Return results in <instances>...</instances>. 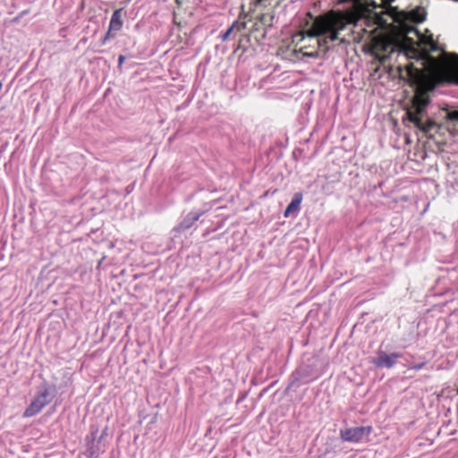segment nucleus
I'll use <instances>...</instances> for the list:
<instances>
[{"label":"nucleus","instance_id":"nucleus-1","mask_svg":"<svg viewBox=\"0 0 458 458\" xmlns=\"http://www.w3.org/2000/svg\"><path fill=\"white\" fill-rule=\"evenodd\" d=\"M421 63L423 64L422 69L409 66L401 70L400 76L403 79H407L415 86L416 93L412 100V106L406 112L409 121L428 137H432L439 126L427 114L426 107L429 98L425 91L433 89L436 83L444 80L458 82V60L437 61L427 57Z\"/></svg>","mask_w":458,"mask_h":458},{"label":"nucleus","instance_id":"nucleus-2","mask_svg":"<svg viewBox=\"0 0 458 458\" xmlns=\"http://www.w3.org/2000/svg\"><path fill=\"white\" fill-rule=\"evenodd\" d=\"M369 52L374 56V61L372 64L375 63L378 64L376 68H374L372 75H376V73L378 72L380 66H384L386 69H391V66L387 65V61L391 60L394 55H400L403 54L405 58L415 59V63H411L404 67L398 66V75H400L401 70L406 69L409 66H414L417 69H422L423 64L421 62L424 61V58L427 57H431L437 61L458 60V55H449L445 52H443L438 58H436L431 56L428 53L420 52L413 47L404 49L400 42L389 37L375 38L371 42ZM388 72H391V70H388ZM399 77L401 78V76ZM401 79L403 80V78ZM403 81H408L412 86V84L407 79H403ZM413 87L415 88L414 85Z\"/></svg>","mask_w":458,"mask_h":458},{"label":"nucleus","instance_id":"nucleus-3","mask_svg":"<svg viewBox=\"0 0 458 458\" xmlns=\"http://www.w3.org/2000/svg\"><path fill=\"white\" fill-rule=\"evenodd\" d=\"M378 8L381 9L380 12L373 10L366 15L357 13L358 20L371 18L379 27L393 26L401 34L408 36L411 33L418 34L417 30L412 25L408 24V21L419 23L426 19V11L423 7H417L407 13L400 9L396 2L387 6H377Z\"/></svg>","mask_w":458,"mask_h":458},{"label":"nucleus","instance_id":"nucleus-4","mask_svg":"<svg viewBox=\"0 0 458 458\" xmlns=\"http://www.w3.org/2000/svg\"><path fill=\"white\" fill-rule=\"evenodd\" d=\"M345 25L346 21L344 14H332L328 17L316 19L306 34L310 38H318V44L320 47H327V43L336 40L339 31L343 30Z\"/></svg>","mask_w":458,"mask_h":458},{"label":"nucleus","instance_id":"nucleus-5","mask_svg":"<svg viewBox=\"0 0 458 458\" xmlns=\"http://www.w3.org/2000/svg\"><path fill=\"white\" fill-rule=\"evenodd\" d=\"M98 431V428L92 427L90 435L86 437L85 455L89 458H98L106 451V445L97 439Z\"/></svg>","mask_w":458,"mask_h":458},{"label":"nucleus","instance_id":"nucleus-6","mask_svg":"<svg viewBox=\"0 0 458 458\" xmlns=\"http://www.w3.org/2000/svg\"><path fill=\"white\" fill-rule=\"evenodd\" d=\"M371 432L370 427H356L340 431V436L343 440L347 442H359L365 437L369 436Z\"/></svg>","mask_w":458,"mask_h":458},{"label":"nucleus","instance_id":"nucleus-7","mask_svg":"<svg viewBox=\"0 0 458 458\" xmlns=\"http://www.w3.org/2000/svg\"><path fill=\"white\" fill-rule=\"evenodd\" d=\"M48 403V392L45 391L39 394L25 410L24 417H32L38 414Z\"/></svg>","mask_w":458,"mask_h":458},{"label":"nucleus","instance_id":"nucleus-8","mask_svg":"<svg viewBox=\"0 0 458 458\" xmlns=\"http://www.w3.org/2000/svg\"><path fill=\"white\" fill-rule=\"evenodd\" d=\"M401 354L397 352H393L391 354H387L384 352H379L377 359L374 361L377 367H384L390 369L394 366L397 360L401 358Z\"/></svg>","mask_w":458,"mask_h":458},{"label":"nucleus","instance_id":"nucleus-9","mask_svg":"<svg viewBox=\"0 0 458 458\" xmlns=\"http://www.w3.org/2000/svg\"><path fill=\"white\" fill-rule=\"evenodd\" d=\"M205 210L200 212H191L189 213L182 221L175 227L178 232L187 230L203 215Z\"/></svg>","mask_w":458,"mask_h":458},{"label":"nucleus","instance_id":"nucleus-10","mask_svg":"<svg viewBox=\"0 0 458 458\" xmlns=\"http://www.w3.org/2000/svg\"><path fill=\"white\" fill-rule=\"evenodd\" d=\"M302 200V195L301 193H295L293 199L289 203L284 210V216L288 217L292 213L298 211Z\"/></svg>","mask_w":458,"mask_h":458},{"label":"nucleus","instance_id":"nucleus-11","mask_svg":"<svg viewBox=\"0 0 458 458\" xmlns=\"http://www.w3.org/2000/svg\"><path fill=\"white\" fill-rule=\"evenodd\" d=\"M123 26V19H122V10H115L111 17L109 23V32L111 30H120Z\"/></svg>","mask_w":458,"mask_h":458},{"label":"nucleus","instance_id":"nucleus-12","mask_svg":"<svg viewBox=\"0 0 458 458\" xmlns=\"http://www.w3.org/2000/svg\"><path fill=\"white\" fill-rule=\"evenodd\" d=\"M445 118L448 123H458V110L447 112Z\"/></svg>","mask_w":458,"mask_h":458},{"label":"nucleus","instance_id":"nucleus-13","mask_svg":"<svg viewBox=\"0 0 458 458\" xmlns=\"http://www.w3.org/2000/svg\"><path fill=\"white\" fill-rule=\"evenodd\" d=\"M273 19H274L273 15L267 13V14H262L259 18V21L262 24H264L266 26H271Z\"/></svg>","mask_w":458,"mask_h":458},{"label":"nucleus","instance_id":"nucleus-14","mask_svg":"<svg viewBox=\"0 0 458 458\" xmlns=\"http://www.w3.org/2000/svg\"><path fill=\"white\" fill-rule=\"evenodd\" d=\"M233 30V25H232L222 36H221V38L223 41H225L228 39L230 34L232 33Z\"/></svg>","mask_w":458,"mask_h":458},{"label":"nucleus","instance_id":"nucleus-15","mask_svg":"<svg viewBox=\"0 0 458 458\" xmlns=\"http://www.w3.org/2000/svg\"><path fill=\"white\" fill-rule=\"evenodd\" d=\"M424 365H425V362L417 363V364L413 365L411 367V369L414 370H420L424 367Z\"/></svg>","mask_w":458,"mask_h":458},{"label":"nucleus","instance_id":"nucleus-16","mask_svg":"<svg viewBox=\"0 0 458 458\" xmlns=\"http://www.w3.org/2000/svg\"><path fill=\"white\" fill-rule=\"evenodd\" d=\"M429 48H430V50H432V51H436V50H437V44H436L433 40H431V41L429 42Z\"/></svg>","mask_w":458,"mask_h":458},{"label":"nucleus","instance_id":"nucleus-17","mask_svg":"<svg viewBox=\"0 0 458 458\" xmlns=\"http://www.w3.org/2000/svg\"><path fill=\"white\" fill-rule=\"evenodd\" d=\"M107 431H108V428H107V427H106V428L103 429V431H102V433H101V436L98 438V440H100V441H101V440H102V438H103L105 436H106V435H107Z\"/></svg>","mask_w":458,"mask_h":458},{"label":"nucleus","instance_id":"nucleus-18","mask_svg":"<svg viewBox=\"0 0 458 458\" xmlns=\"http://www.w3.org/2000/svg\"><path fill=\"white\" fill-rule=\"evenodd\" d=\"M125 57L123 55H120L118 59L119 66H121L124 62Z\"/></svg>","mask_w":458,"mask_h":458},{"label":"nucleus","instance_id":"nucleus-19","mask_svg":"<svg viewBox=\"0 0 458 458\" xmlns=\"http://www.w3.org/2000/svg\"><path fill=\"white\" fill-rule=\"evenodd\" d=\"M21 18V14H19L18 16H16L15 18H13L12 21H13V22H14V23H17V22H19V21H20Z\"/></svg>","mask_w":458,"mask_h":458},{"label":"nucleus","instance_id":"nucleus-20","mask_svg":"<svg viewBox=\"0 0 458 458\" xmlns=\"http://www.w3.org/2000/svg\"><path fill=\"white\" fill-rule=\"evenodd\" d=\"M27 13H28V11H23V12H21L20 14H21V17H22L23 15H25V14H27Z\"/></svg>","mask_w":458,"mask_h":458},{"label":"nucleus","instance_id":"nucleus-21","mask_svg":"<svg viewBox=\"0 0 458 458\" xmlns=\"http://www.w3.org/2000/svg\"><path fill=\"white\" fill-rule=\"evenodd\" d=\"M263 0H257V4H260Z\"/></svg>","mask_w":458,"mask_h":458}]
</instances>
